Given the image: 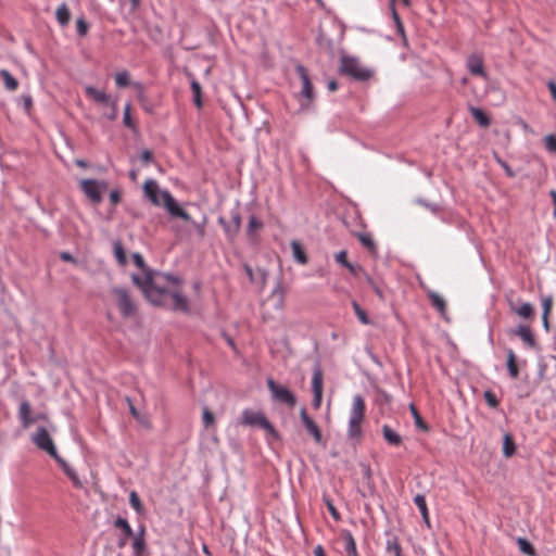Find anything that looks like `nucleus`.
<instances>
[{"label":"nucleus","mask_w":556,"mask_h":556,"mask_svg":"<svg viewBox=\"0 0 556 556\" xmlns=\"http://www.w3.org/2000/svg\"><path fill=\"white\" fill-rule=\"evenodd\" d=\"M148 301L182 313L189 312V301L184 295L181 280L163 273H144L142 277L132 276Z\"/></svg>","instance_id":"obj_1"},{"label":"nucleus","mask_w":556,"mask_h":556,"mask_svg":"<svg viewBox=\"0 0 556 556\" xmlns=\"http://www.w3.org/2000/svg\"><path fill=\"white\" fill-rule=\"evenodd\" d=\"M144 194L156 206L163 205L174 217H179L186 222L191 219L189 213L182 210L174 197L166 190L162 191L155 180H147L143 185Z\"/></svg>","instance_id":"obj_2"},{"label":"nucleus","mask_w":556,"mask_h":556,"mask_svg":"<svg viewBox=\"0 0 556 556\" xmlns=\"http://www.w3.org/2000/svg\"><path fill=\"white\" fill-rule=\"evenodd\" d=\"M366 405L362 395L353 397L349 418L348 435L350 439H359L362 437V426L365 420Z\"/></svg>","instance_id":"obj_3"},{"label":"nucleus","mask_w":556,"mask_h":556,"mask_svg":"<svg viewBox=\"0 0 556 556\" xmlns=\"http://www.w3.org/2000/svg\"><path fill=\"white\" fill-rule=\"evenodd\" d=\"M340 72L361 81L369 80L374 75L372 70L364 66L357 58L350 55L341 58Z\"/></svg>","instance_id":"obj_4"},{"label":"nucleus","mask_w":556,"mask_h":556,"mask_svg":"<svg viewBox=\"0 0 556 556\" xmlns=\"http://www.w3.org/2000/svg\"><path fill=\"white\" fill-rule=\"evenodd\" d=\"M111 294L123 317L128 318L135 315L136 305L126 289L115 287L112 289Z\"/></svg>","instance_id":"obj_5"},{"label":"nucleus","mask_w":556,"mask_h":556,"mask_svg":"<svg viewBox=\"0 0 556 556\" xmlns=\"http://www.w3.org/2000/svg\"><path fill=\"white\" fill-rule=\"evenodd\" d=\"M295 71L300 79L302 80V90L300 92L302 99H300V106L302 110H307L314 101L313 85L306 68L303 65H296Z\"/></svg>","instance_id":"obj_6"},{"label":"nucleus","mask_w":556,"mask_h":556,"mask_svg":"<svg viewBox=\"0 0 556 556\" xmlns=\"http://www.w3.org/2000/svg\"><path fill=\"white\" fill-rule=\"evenodd\" d=\"M240 424L243 426H257L265 429L273 437H277V431L261 412L244 409L241 414Z\"/></svg>","instance_id":"obj_7"},{"label":"nucleus","mask_w":556,"mask_h":556,"mask_svg":"<svg viewBox=\"0 0 556 556\" xmlns=\"http://www.w3.org/2000/svg\"><path fill=\"white\" fill-rule=\"evenodd\" d=\"M79 188L93 204H99L102 201V193L108 189V182L83 179L79 182Z\"/></svg>","instance_id":"obj_8"},{"label":"nucleus","mask_w":556,"mask_h":556,"mask_svg":"<svg viewBox=\"0 0 556 556\" xmlns=\"http://www.w3.org/2000/svg\"><path fill=\"white\" fill-rule=\"evenodd\" d=\"M33 442L38 448L45 451L56 462H61L54 442L46 428L40 427L37 429L36 433L33 435Z\"/></svg>","instance_id":"obj_9"},{"label":"nucleus","mask_w":556,"mask_h":556,"mask_svg":"<svg viewBox=\"0 0 556 556\" xmlns=\"http://www.w3.org/2000/svg\"><path fill=\"white\" fill-rule=\"evenodd\" d=\"M218 224L223 227L227 240L233 242L241 227V216L238 211H232L230 213V219L220 216Z\"/></svg>","instance_id":"obj_10"},{"label":"nucleus","mask_w":556,"mask_h":556,"mask_svg":"<svg viewBox=\"0 0 556 556\" xmlns=\"http://www.w3.org/2000/svg\"><path fill=\"white\" fill-rule=\"evenodd\" d=\"M267 387L276 401L283 403L289 407L295 406L296 399L288 388L277 384L273 379H267Z\"/></svg>","instance_id":"obj_11"},{"label":"nucleus","mask_w":556,"mask_h":556,"mask_svg":"<svg viewBox=\"0 0 556 556\" xmlns=\"http://www.w3.org/2000/svg\"><path fill=\"white\" fill-rule=\"evenodd\" d=\"M85 92H86L87 97H89L91 100H93L97 103L111 104L112 114L110 115V118L114 119L116 117V104L114 102H111L110 96H108L104 91L98 90L94 87L88 86L85 88Z\"/></svg>","instance_id":"obj_12"},{"label":"nucleus","mask_w":556,"mask_h":556,"mask_svg":"<svg viewBox=\"0 0 556 556\" xmlns=\"http://www.w3.org/2000/svg\"><path fill=\"white\" fill-rule=\"evenodd\" d=\"M264 224L256 216L252 215L249 218L247 227V237L250 243L256 245L261 242L260 232L263 230Z\"/></svg>","instance_id":"obj_13"},{"label":"nucleus","mask_w":556,"mask_h":556,"mask_svg":"<svg viewBox=\"0 0 556 556\" xmlns=\"http://www.w3.org/2000/svg\"><path fill=\"white\" fill-rule=\"evenodd\" d=\"M466 65L468 71L476 76L485 78L486 73L484 70L483 58L480 54L473 53L467 58Z\"/></svg>","instance_id":"obj_14"},{"label":"nucleus","mask_w":556,"mask_h":556,"mask_svg":"<svg viewBox=\"0 0 556 556\" xmlns=\"http://www.w3.org/2000/svg\"><path fill=\"white\" fill-rule=\"evenodd\" d=\"M312 389L314 393L313 406L319 408L323 396V372L320 369H316L313 374Z\"/></svg>","instance_id":"obj_15"},{"label":"nucleus","mask_w":556,"mask_h":556,"mask_svg":"<svg viewBox=\"0 0 556 556\" xmlns=\"http://www.w3.org/2000/svg\"><path fill=\"white\" fill-rule=\"evenodd\" d=\"M301 420L307 432L315 439L316 442L321 441V432L316 422L307 415L306 409L302 408L300 412Z\"/></svg>","instance_id":"obj_16"},{"label":"nucleus","mask_w":556,"mask_h":556,"mask_svg":"<svg viewBox=\"0 0 556 556\" xmlns=\"http://www.w3.org/2000/svg\"><path fill=\"white\" fill-rule=\"evenodd\" d=\"M18 417L24 428H29L35 422V418L31 417L30 404L27 401H23L20 404Z\"/></svg>","instance_id":"obj_17"},{"label":"nucleus","mask_w":556,"mask_h":556,"mask_svg":"<svg viewBox=\"0 0 556 556\" xmlns=\"http://www.w3.org/2000/svg\"><path fill=\"white\" fill-rule=\"evenodd\" d=\"M509 307L523 319H532L534 317V307L530 303H522L518 306L515 302H509Z\"/></svg>","instance_id":"obj_18"},{"label":"nucleus","mask_w":556,"mask_h":556,"mask_svg":"<svg viewBox=\"0 0 556 556\" xmlns=\"http://www.w3.org/2000/svg\"><path fill=\"white\" fill-rule=\"evenodd\" d=\"M291 250H292L293 258L299 264H302V265L307 264L308 257H307L306 252L304 251L302 244L299 241L293 240L291 242Z\"/></svg>","instance_id":"obj_19"},{"label":"nucleus","mask_w":556,"mask_h":556,"mask_svg":"<svg viewBox=\"0 0 556 556\" xmlns=\"http://www.w3.org/2000/svg\"><path fill=\"white\" fill-rule=\"evenodd\" d=\"M382 435L390 445L399 446L402 443V437L388 425L382 427Z\"/></svg>","instance_id":"obj_20"},{"label":"nucleus","mask_w":556,"mask_h":556,"mask_svg":"<svg viewBox=\"0 0 556 556\" xmlns=\"http://www.w3.org/2000/svg\"><path fill=\"white\" fill-rule=\"evenodd\" d=\"M473 119L483 128H488L491 124L490 117L479 108L470 106L469 109Z\"/></svg>","instance_id":"obj_21"},{"label":"nucleus","mask_w":556,"mask_h":556,"mask_svg":"<svg viewBox=\"0 0 556 556\" xmlns=\"http://www.w3.org/2000/svg\"><path fill=\"white\" fill-rule=\"evenodd\" d=\"M507 370H508V374L509 376L513 378V379H516L518 378L519 376V368H518V364H517V356L515 354V352L513 350H508L507 351Z\"/></svg>","instance_id":"obj_22"},{"label":"nucleus","mask_w":556,"mask_h":556,"mask_svg":"<svg viewBox=\"0 0 556 556\" xmlns=\"http://www.w3.org/2000/svg\"><path fill=\"white\" fill-rule=\"evenodd\" d=\"M428 298L431 302V305L442 315L444 316L446 313V302L445 300L435 292H429Z\"/></svg>","instance_id":"obj_23"},{"label":"nucleus","mask_w":556,"mask_h":556,"mask_svg":"<svg viewBox=\"0 0 556 556\" xmlns=\"http://www.w3.org/2000/svg\"><path fill=\"white\" fill-rule=\"evenodd\" d=\"M132 549L135 556H142L146 552L144 527H142L140 533L134 538Z\"/></svg>","instance_id":"obj_24"},{"label":"nucleus","mask_w":556,"mask_h":556,"mask_svg":"<svg viewBox=\"0 0 556 556\" xmlns=\"http://www.w3.org/2000/svg\"><path fill=\"white\" fill-rule=\"evenodd\" d=\"M386 552L389 556H403V551L397 538H391L386 543Z\"/></svg>","instance_id":"obj_25"},{"label":"nucleus","mask_w":556,"mask_h":556,"mask_svg":"<svg viewBox=\"0 0 556 556\" xmlns=\"http://www.w3.org/2000/svg\"><path fill=\"white\" fill-rule=\"evenodd\" d=\"M55 17L61 26H65L68 24L71 20V12L65 3H62L61 5L58 7L55 11Z\"/></svg>","instance_id":"obj_26"},{"label":"nucleus","mask_w":556,"mask_h":556,"mask_svg":"<svg viewBox=\"0 0 556 556\" xmlns=\"http://www.w3.org/2000/svg\"><path fill=\"white\" fill-rule=\"evenodd\" d=\"M0 76L2 77L3 79V84H4V87L5 89H8L9 91H15L18 87V81L16 80V78H14L9 71L7 70H2L0 72Z\"/></svg>","instance_id":"obj_27"},{"label":"nucleus","mask_w":556,"mask_h":556,"mask_svg":"<svg viewBox=\"0 0 556 556\" xmlns=\"http://www.w3.org/2000/svg\"><path fill=\"white\" fill-rule=\"evenodd\" d=\"M191 91H192L194 104L197 105L198 109H201L203 105L202 88H201V85L199 84V81H197V80L191 81Z\"/></svg>","instance_id":"obj_28"},{"label":"nucleus","mask_w":556,"mask_h":556,"mask_svg":"<svg viewBox=\"0 0 556 556\" xmlns=\"http://www.w3.org/2000/svg\"><path fill=\"white\" fill-rule=\"evenodd\" d=\"M344 540V549L346 554H351L357 552L356 542L350 531H344L342 533Z\"/></svg>","instance_id":"obj_29"},{"label":"nucleus","mask_w":556,"mask_h":556,"mask_svg":"<svg viewBox=\"0 0 556 556\" xmlns=\"http://www.w3.org/2000/svg\"><path fill=\"white\" fill-rule=\"evenodd\" d=\"M516 446L513 437L509 433L504 435L503 454L510 457L515 453Z\"/></svg>","instance_id":"obj_30"},{"label":"nucleus","mask_w":556,"mask_h":556,"mask_svg":"<svg viewBox=\"0 0 556 556\" xmlns=\"http://www.w3.org/2000/svg\"><path fill=\"white\" fill-rule=\"evenodd\" d=\"M517 544L519 546V549L523 554L529 555V556H535V549H534L533 545L528 540H526L523 538H518Z\"/></svg>","instance_id":"obj_31"},{"label":"nucleus","mask_w":556,"mask_h":556,"mask_svg":"<svg viewBox=\"0 0 556 556\" xmlns=\"http://www.w3.org/2000/svg\"><path fill=\"white\" fill-rule=\"evenodd\" d=\"M516 333L529 345L534 344L533 336L527 326H519Z\"/></svg>","instance_id":"obj_32"},{"label":"nucleus","mask_w":556,"mask_h":556,"mask_svg":"<svg viewBox=\"0 0 556 556\" xmlns=\"http://www.w3.org/2000/svg\"><path fill=\"white\" fill-rule=\"evenodd\" d=\"M270 298L271 299H276L277 300V306L279 308H282L283 305H285V299H286V291H285V289L281 286H277L273 290Z\"/></svg>","instance_id":"obj_33"},{"label":"nucleus","mask_w":556,"mask_h":556,"mask_svg":"<svg viewBox=\"0 0 556 556\" xmlns=\"http://www.w3.org/2000/svg\"><path fill=\"white\" fill-rule=\"evenodd\" d=\"M352 307L354 309V313L355 315L357 316V318L359 319V321L363 324V325H369L370 324V320L367 316V313L361 307V305L353 301L352 302Z\"/></svg>","instance_id":"obj_34"},{"label":"nucleus","mask_w":556,"mask_h":556,"mask_svg":"<svg viewBox=\"0 0 556 556\" xmlns=\"http://www.w3.org/2000/svg\"><path fill=\"white\" fill-rule=\"evenodd\" d=\"M114 526L117 529H121L124 532V534L126 535V538H129L134 534L131 527L129 526L128 521L124 518L118 517L115 520Z\"/></svg>","instance_id":"obj_35"},{"label":"nucleus","mask_w":556,"mask_h":556,"mask_svg":"<svg viewBox=\"0 0 556 556\" xmlns=\"http://www.w3.org/2000/svg\"><path fill=\"white\" fill-rule=\"evenodd\" d=\"M129 503L130 506L138 513L141 514L143 511L142 503L136 491H131L129 494Z\"/></svg>","instance_id":"obj_36"},{"label":"nucleus","mask_w":556,"mask_h":556,"mask_svg":"<svg viewBox=\"0 0 556 556\" xmlns=\"http://www.w3.org/2000/svg\"><path fill=\"white\" fill-rule=\"evenodd\" d=\"M115 83L119 88L127 87L130 84L129 74L127 71L119 72L115 75Z\"/></svg>","instance_id":"obj_37"},{"label":"nucleus","mask_w":556,"mask_h":556,"mask_svg":"<svg viewBox=\"0 0 556 556\" xmlns=\"http://www.w3.org/2000/svg\"><path fill=\"white\" fill-rule=\"evenodd\" d=\"M410 412L413 414L416 427L422 431H428V426L422 420L421 416L419 415L417 408L414 405H410Z\"/></svg>","instance_id":"obj_38"},{"label":"nucleus","mask_w":556,"mask_h":556,"mask_svg":"<svg viewBox=\"0 0 556 556\" xmlns=\"http://www.w3.org/2000/svg\"><path fill=\"white\" fill-rule=\"evenodd\" d=\"M414 503L418 507L421 516L427 515L429 513L428 511V507H427V503H426V497L424 495L417 494L414 497Z\"/></svg>","instance_id":"obj_39"},{"label":"nucleus","mask_w":556,"mask_h":556,"mask_svg":"<svg viewBox=\"0 0 556 556\" xmlns=\"http://www.w3.org/2000/svg\"><path fill=\"white\" fill-rule=\"evenodd\" d=\"M114 255L119 264H126V254L121 242L114 243Z\"/></svg>","instance_id":"obj_40"},{"label":"nucleus","mask_w":556,"mask_h":556,"mask_svg":"<svg viewBox=\"0 0 556 556\" xmlns=\"http://www.w3.org/2000/svg\"><path fill=\"white\" fill-rule=\"evenodd\" d=\"M365 278H366L367 283L371 287L372 291L377 294V296L381 301H383L384 294H383V291L381 290L380 286L369 275L365 274Z\"/></svg>","instance_id":"obj_41"},{"label":"nucleus","mask_w":556,"mask_h":556,"mask_svg":"<svg viewBox=\"0 0 556 556\" xmlns=\"http://www.w3.org/2000/svg\"><path fill=\"white\" fill-rule=\"evenodd\" d=\"M554 305V299L552 295L542 298V315H549Z\"/></svg>","instance_id":"obj_42"},{"label":"nucleus","mask_w":556,"mask_h":556,"mask_svg":"<svg viewBox=\"0 0 556 556\" xmlns=\"http://www.w3.org/2000/svg\"><path fill=\"white\" fill-rule=\"evenodd\" d=\"M76 30H77V34L80 37H84V36L87 35V33L89 30V25L86 22L85 17L81 16V17L77 18V21H76Z\"/></svg>","instance_id":"obj_43"},{"label":"nucleus","mask_w":556,"mask_h":556,"mask_svg":"<svg viewBox=\"0 0 556 556\" xmlns=\"http://www.w3.org/2000/svg\"><path fill=\"white\" fill-rule=\"evenodd\" d=\"M202 421L206 428L215 422L214 414L206 407L203 409Z\"/></svg>","instance_id":"obj_44"},{"label":"nucleus","mask_w":556,"mask_h":556,"mask_svg":"<svg viewBox=\"0 0 556 556\" xmlns=\"http://www.w3.org/2000/svg\"><path fill=\"white\" fill-rule=\"evenodd\" d=\"M484 400L488 403V405L492 408L497 407L500 404L496 395L490 390L484 392Z\"/></svg>","instance_id":"obj_45"},{"label":"nucleus","mask_w":556,"mask_h":556,"mask_svg":"<svg viewBox=\"0 0 556 556\" xmlns=\"http://www.w3.org/2000/svg\"><path fill=\"white\" fill-rule=\"evenodd\" d=\"M325 504H326L327 509H328L329 514L331 515V517L334 520L339 521L341 519V516H340V513L338 511V509L336 508V506L333 505L332 501L329 498H326Z\"/></svg>","instance_id":"obj_46"},{"label":"nucleus","mask_w":556,"mask_h":556,"mask_svg":"<svg viewBox=\"0 0 556 556\" xmlns=\"http://www.w3.org/2000/svg\"><path fill=\"white\" fill-rule=\"evenodd\" d=\"M124 124L125 126L131 128V129H135V124L132 123V119L130 117V103H127L125 105V110H124Z\"/></svg>","instance_id":"obj_47"},{"label":"nucleus","mask_w":556,"mask_h":556,"mask_svg":"<svg viewBox=\"0 0 556 556\" xmlns=\"http://www.w3.org/2000/svg\"><path fill=\"white\" fill-rule=\"evenodd\" d=\"M544 141H545L546 149L549 152L556 153V136L548 135V136L545 137Z\"/></svg>","instance_id":"obj_48"},{"label":"nucleus","mask_w":556,"mask_h":556,"mask_svg":"<svg viewBox=\"0 0 556 556\" xmlns=\"http://www.w3.org/2000/svg\"><path fill=\"white\" fill-rule=\"evenodd\" d=\"M359 241L362 242V244L364 247H366L367 249L369 250H374L375 249V242L372 240V238L368 235H362L359 237Z\"/></svg>","instance_id":"obj_49"},{"label":"nucleus","mask_w":556,"mask_h":556,"mask_svg":"<svg viewBox=\"0 0 556 556\" xmlns=\"http://www.w3.org/2000/svg\"><path fill=\"white\" fill-rule=\"evenodd\" d=\"M334 258L337 263L343 265L344 267H346L350 264V262L348 261L346 251H340L339 253L336 254Z\"/></svg>","instance_id":"obj_50"},{"label":"nucleus","mask_w":556,"mask_h":556,"mask_svg":"<svg viewBox=\"0 0 556 556\" xmlns=\"http://www.w3.org/2000/svg\"><path fill=\"white\" fill-rule=\"evenodd\" d=\"M390 7H391L392 16H393V20H394V22L396 24L397 30L403 34L404 33V27H403V24L401 22L400 16H399V14H397V12L395 10V7H393V5H390Z\"/></svg>","instance_id":"obj_51"},{"label":"nucleus","mask_w":556,"mask_h":556,"mask_svg":"<svg viewBox=\"0 0 556 556\" xmlns=\"http://www.w3.org/2000/svg\"><path fill=\"white\" fill-rule=\"evenodd\" d=\"M153 154L150 150H144L141 153V161L144 165H148L152 161Z\"/></svg>","instance_id":"obj_52"},{"label":"nucleus","mask_w":556,"mask_h":556,"mask_svg":"<svg viewBox=\"0 0 556 556\" xmlns=\"http://www.w3.org/2000/svg\"><path fill=\"white\" fill-rule=\"evenodd\" d=\"M346 268L349 269V271L353 275V276H358L362 271H363V268L358 265H354L352 263H350Z\"/></svg>","instance_id":"obj_53"},{"label":"nucleus","mask_w":556,"mask_h":556,"mask_svg":"<svg viewBox=\"0 0 556 556\" xmlns=\"http://www.w3.org/2000/svg\"><path fill=\"white\" fill-rule=\"evenodd\" d=\"M110 201L113 205H116L121 201V194L118 191L114 190L110 193Z\"/></svg>","instance_id":"obj_54"},{"label":"nucleus","mask_w":556,"mask_h":556,"mask_svg":"<svg viewBox=\"0 0 556 556\" xmlns=\"http://www.w3.org/2000/svg\"><path fill=\"white\" fill-rule=\"evenodd\" d=\"M67 476L72 480L73 484L76 488H81V482H80V480L78 479L77 475L74 471L67 472Z\"/></svg>","instance_id":"obj_55"},{"label":"nucleus","mask_w":556,"mask_h":556,"mask_svg":"<svg viewBox=\"0 0 556 556\" xmlns=\"http://www.w3.org/2000/svg\"><path fill=\"white\" fill-rule=\"evenodd\" d=\"M547 87H548V89L551 91V94H552L553 99L556 101V83L555 81H549L547 84Z\"/></svg>","instance_id":"obj_56"},{"label":"nucleus","mask_w":556,"mask_h":556,"mask_svg":"<svg viewBox=\"0 0 556 556\" xmlns=\"http://www.w3.org/2000/svg\"><path fill=\"white\" fill-rule=\"evenodd\" d=\"M134 260H135V263H136V265H137L138 267L143 268V266H144V261H143V258H142V256H141L140 254H135V255H134Z\"/></svg>","instance_id":"obj_57"},{"label":"nucleus","mask_w":556,"mask_h":556,"mask_svg":"<svg viewBox=\"0 0 556 556\" xmlns=\"http://www.w3.org/2000/svg\"><path fill=\"white\" fill-rule=\"evenodd\" d=\"M314 556H326L325 549L321 545H317L313 552Z\"/></svg>","instance_id":"obj_58"},{"label":"nucleus","mask_w":556,"mask_h":556,"mask_svg":"<svg viewBox=\"0 0 556 556\" xmlns=\"http://www.w3.org/2000/svg\"><path fill=\"white\" fill-rule=\"evenodd\" d=\"M60 256L65 262H76L75 258L68 252H62Z\"/></svg>","instance_id":"obj_59"},{"label":"nucleus","mask_w":556,"mask_h":556,"mask_svg":"<svg viewBox=\"0 0 556 556\" xmlns=\"http://www.w3.org/2000/svg\"><path fill=\"white\" fill-rule=\"evenodd\" d=\"M548 317L549 315H542V323L546 331L549 330Z\"/></svg>","instance_id":"obj_60"},{"label":"nucleus","mask_w":556,"mask_h":556,"mask_svg":"<svg viewBox=\"0 0 556 556\" xmlns=\"http://www.w3.org/2000/svg\"><path fill=\"white\" fill-rule=\"evenodd\" d=\"M549 194H551V198H552L553 204H554V216L556 217V191L551 190Z\"/></svg>","instance_id":"obj_61"},{"label":"nucleus","mask_w":556,"mask_h":556,"mask_svg":"<svg viewBox=\"0 0 556 556\" xmlns=\"http://www.w3.org/2000/svg\"><path fill=\"white\" fill-rule=\"evenodd\" d=\"M328 89L330 91H336L338 89V83L336 80H331L328 83Z\"/></svg>","instance_id":"obj_62"},{"label":"nucleus","mask_w":556,"mask_h":556,"mask_svg":"<svg viewBox=\"0 0 556 556\" xmlns=\"http://www.w3.org/2000/svg\"><path fill=\"white\" fill-rule=\"evenodd\" d=\"M75 163L77 166L83 167V168L87 167V165H88L87 162L84 160H76Z\"/></svg>","instance_id":"obj_63"},{"label":"nucleus","mask_w":556,"mask_h":556,"mask_svg":"<svg viewBox=\"0 0 556 556\" xmlns=\"http://www.w3.org/2000/svg\"><path fill=\"white\" fill-rule=\"evenodd\" d=\"M60 464H62L63 466V469L65 471V473L67 475V472H72L73 470L63 462V459L61 458V462H59Z\"/></svg>","instance_id":"obj_64"}]
</instances>
